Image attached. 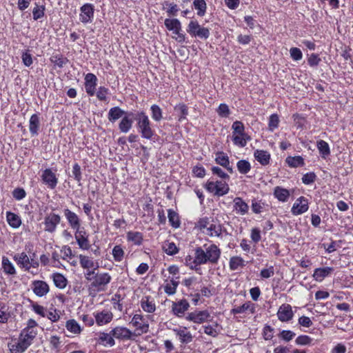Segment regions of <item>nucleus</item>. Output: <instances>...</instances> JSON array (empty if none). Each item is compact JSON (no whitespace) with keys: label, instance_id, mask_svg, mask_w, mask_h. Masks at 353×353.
<instances>
[{"label":"nucleus","instance_id":"f257e3e1","mask_svg":"<svg viewBox=\"0 0 353 353\" xmlns=\"http://www.w3.org/2000/svg\"><path fill=\"white\" fill-rule=\"evenodd\" d=\"M221 256V250L215 244L204 245L203 248L198 247L194 250V256H188L185 263L192 270H198V266L208 262L216 264Z\"/></svg>","mask_w":353,"mask_h":353},{"label":"nucleus","instance_id":"f03ea898","mask_svg":"<svg viewBox=\"0 0 353 353\" xmlns=\"http://www.w3.org/2000/svg\"><path fill=\"white\" fill-rule=\"evenodd\" d=\"M37 334V330L23 329L18 340H12L8 343V347L11 353H22L32 344L33 339Z\"/></svg>","mask_w":353,"mask_h":353},{"label":"nucleus","instance_id":"7ed1b4c3","mask_svg":"<svg viewBox=\"0 0 353 353\" xmlns=\"http://www.w3.org/2000/svg\"><path fill=\"white\" fill-rule=\"evenodd\" d=\"M137 127L141 137L146 139H151L154 131L151 126V122L146 114L141 111L137 112L135 117Z\"/></svg>","mask_w":353,"mask_h":353},{"label":"nucleus","instance_id":"20e7f679","mask_svg":"<svg viewBox=\"0 0 353 353\" xmlns=\"http://www.w3.org/2000/svg\"><path fill=\"white\" fill-rule=\"evenodd\" d=\"M187 32L192 37H198L201 39H207L210 34V30L200 26L196 20L190 21L187 27Z\"/></svg>","mask_w":353,"mask_h":353},{"label":"nucleus","instance_id":"39448f33","mask_svg":"<svg viewBox=\"0 0 353 353\" xmlns=\"http://www.w3.org/2000/svg\"><path fill=\"white\" fill-rule=\"evenodd\" d=\"M205 188L209 192L218 196H223L229 192L228 183L222 181H208L205 184Z\"/></svg>","mask_w":353,"mask_h":353},{"label":"nucleus","instance_id":"423d86ee","mask_svg":"<svg viewBox=\"0 0 353 353\" xmlns=\"http://www.w3.org/2000/svg\"><path fill=\"white\" fill-rule=\"evenodd\" d=\"M111 281V276L108 273L96 274L94 280L90 283V288L97 290H103V288Z\"/></svg>","mask_w":353,"mask_h":353},{"label":"nucleus","instance_id":"0eeeda50","mask_svg":"<svg viewBox=\"0 0 353 353\" xmlns=\"http://www.w3.org/2000/svg\"><path fill=\"white\" fill-rule=\"evenodd\" d=\"M61 221V216L54 213L48 214L43 221L44 230L50 233L56 230L57 226Z\"/></svg>","mask_w":353,"mask_h":353},{"label":"nucleus","instance_id":"6e6552de","mask_svg":"<svg viewBox=\"0 0 353 353\" xmlns=\"http://www.w3.org/2000/svg\"><path fill=\"white\" fill-rule=\"evenodd\" d=\"M43 183L51 190L56 188L58 183V178L55 173L51 169L47 168L44 170L41 176Z\"/></svg>","mask_w":353,"mask_h":353},{"label":"nucleus","instance_id":"1a4fd4ad","mask_svg":"<svg viewBox=\"0 0 353 353\" xmlns=\"http://www.w3.org/2000/svg\"><path fill=\"white\" fill-rule=\"evenodd\" d=\"M211 317L210 313L207 310L192 312L189 313L185 319L190 321H192L195 323H202L208 321V319Z\"/></svg>","mask_w":353,"mask_h":353},{"label":"nucleus","instance_id":"9d476101","mask_svg":"<svg viewBox=\"0 0 353 353\" xmlns=\"http://www.w3.org/2000/svg\"><path fill=\"white\" fill-rule=\"evenodd\" d=\"M130 323L137 327V330L140 331L141 333H147L148 332L149 324L148 321L141 314H134Z\"/></svg>","mask_w":353,"mask_h":353},{"label":"nucleus","instance_id":"9b49d317","mask_svg":"<svg viewBox=\"0 0 353 353\" xmlns=\"http://www.w3.org/2000/svg\"><path fill=\"white\" fill-rule=\"evenodd\" d=\"M308 208L307 199L304 196H300L293 204L291 212L294 215H299L307 212Z\"/></svg>","mask_w":353,"mask_h":353},{"label":"nucleus","instance_id":"f8f14e48","mask_svg":"<svg viewBox=\"0 0 353 353\" xmlns=\"http://www.w3.org/2000/svg\"><path fill=\"white\" fill-rule=\"evenodd\" d=\"M32 290L37 296L42 297L49 292L50 287L46 282L36 280L32 283Z\"/></svg>","mask_w":353,"mask_h":353},{"label":"nucleus","instance_id":"ddd939ff","mask_svg":"<svg viewBox=\"0 0 353 353\" xmlns=\"http://www.w3.org/2000/svg\"><path fill=\"white\" fill-rule=\"evenodd\" d=\"M17 264L19 268L24 269L26 271L30 272L32 274H35L37 272H34L30 270V258L28 256L26 252H21L14 254L13 257Z\"/></svg>","mask_w":353,"mask_h":353},{"label":"nucleus","instance_id":"4468645a","mask_svg":"<svg viewBox=\"0 0 353 353\" xmlns=\"http://www.w3.org/2000/svg\"><path fill=\"white\" fill-rule=\"evenodd\" d=\"M190 307L188 301L185 299L180 300L177 302H173L172 305V311L174 315L178 317H182L185 312Z\"/></svg>","mask_w":353,"mask_h":353},{"label":"nucleus","instance_id":"2eb2a0df","mask_svg":"<svg viewBox=\"0 0 353 353\" xmlns=\"http://www.w3.org/2000/svg\"><path fill=\"white\" fill-rule=\"evenodd\" d=\"M294 316L292 307L289 304H283L279 308L277 312L278 319L282 322L290 321Z\"/></svg>","mask_w":353,"mask_h":353},{"label":"nucleus","instance_id":"dca6fc26","mask_svg":"<svg viewBox=\"0 0 353 353\" xmlns=\"http://www.w3.org/2000/svg\"><path fill=\"white\" fill-rule=\"evenodd\" d=\"M110 333L114 338L119 340H130L132 336V332L129 329L121 326L113 328Z\"/></svg>","mask_w":353,"mask_h":353},{"label":"nucleus","instance_id":"f3484780","mask_svg":"<svg viewBox=\"0 0 353 353\" xmlns=\"http://www.w3.org/2000/svg\"><path fill=\"white\" fill-rule=\"evenodd\" d=\"M97 78L92 73H88L85 77V89L88 94L93 96L95 94Z\"/></svg>","mask_w":353,"mask_h":353},{"label":"nucleus","instance_id":"a211bd4d","mask_svg":"<svg viewBox=\"0 0 353 353\" xmlns=\"http://www.w3.org/2000/svg\"><path fill=\"white\" fill-rule=\"evenodd\" d=\"M75 239L80 248L83 250H88L90 248V243L86 235V232L83 228H79V230H76Z\"/></svg>","mask_w":353,"mask_h":353},{"label":"nucleus","instance_id":"6ab92c4d","mask_svg":"<svg viewBox=\"0 0 353 353\" xmlns=\"http://www.w3.org/2000/svg\"><path fill=\"white\" fill-rule=\"evenodd\" d=\"M63 212L70 226L75 230H79L81 226V221L79 216L68 208L65 209Z\"/></svg>","mask_w":353,"mask_h":353},{"label":"nucleus","instance_id":"aec40b11","mask_svg":"<svg viewBox=\"0 0 353 353\" xmlns=\"http://www.w3.org/2000/svg\"><path fill=\"white\" fill-rule=\"evenodd\" d=\"M173 331L179 337V341L183 344H188L192 341L193 336L185 327L174 329Z\"/></svg>","mask_w":353,"mask_h":353},{"label":"nucleus","instance_id":"412c9836","mask_svg":"<svg viewBox=\"0 0 353 353\" xmlns=\"http://www.w3.org/2000/svg\"><path fill=\"white\" fill-rule=\"evenodd\" d=\"M132 117V112H128L127 114L122 117L121 121L119 123V129L121 132L127 133L132 128L133 123Z\"/></svg>","mask_w":353,"mask_h":353},{"label":"nucleus","instance_id":"4be33fe9","mask_svg":"<svg viewBox=\"0 0 353 353\" xmlns=\"http://www.w3.org/2000/svg\"><path fill=\"white\" fill-rule=\"evenodd\" d=\"M80 19L82 23H86L91 21L94 14L93 6L90 4H85L81 8Z\"/></svg>","mask_w":353,"mask_h":353},{"label":"nucleus","instance_id":"5701e85b","mask_svg":"<svg viewBox=\"0 0 353 353\" xmlns=\"http://www.w3.org/2000/svg\"><path fill=\"white\" fill-rule=\"evenodd\" d=\"M79 258V263L82 268L85 270L92 269L93 268H94V270H97L99 268L98 263L94 262L90 257L80 254Z\"/></svg>","mask_w":353,"mask_h":353},{"label":"nucleus","instance_id":"b1692460","mask_svg":"<svg viewBox=\"0 0 353 353\" xmlns=\"http://www.w3.org/2000/svg\"><path fill=\"white\" fill-rule=\"evenodd\" d=\"M113 318V314L109 311H102L95 314L96 323L99 325H103L110 323Z\"/></svg>","mask_w":353,"mask_h":353},{"label":"nucleus","instance_id":"393cba45","mask_svg":"<svg viewBox=\"0 0 353 353\" xmlns=\"http://www.w3.org/2000/svg\"><path fill=\"white\" fill-rule=\"evenodd\" d=\"M215 161L216 163L226 168L230 173L233 172L232 168L230 165L228 157L223 152L216 154Z\"/></svg>","mask_w":353,"mask_h":353},{"label":"nucleus","instance_id":"a878e982","mask_svg":"<svg viewBox=\"0 0 353 353\" xmlns=\"http://www.w3.org/2000/svg\"><path fill=\"white\" fill-rule=\"evenodd\" d=\"M333 272L330 267L319 268L314 270L313 277L316 281H322L326 276Z\"/></svg>","mask_w":353,"mask_h":353},{"label":"nucleus","instance_id":"bb28decb","mask_svg":"<svg viewBox=\"0 0 353 353\" xmlns=\"http://www.w3.org/2000/svg\"><path fill=\"white\" fill-rule=\"evenodd\" d=\"M274 196L281 202H286L290 196V191L285 188H281L280 186H276L274 190Z\"/></svg>","mask_w":353,"mask_h":353},{"label":"nucleus","instance_id":"cd10ccee","mask_svg":"<svg viewBox=\"0 0 353 353\" xmlns=\"http://www.w3.org/2000/svg\"><path fill=\"white\" fill-rule=\"evenodd\" d=\"M141 307L143 311L148 313H153L156 310V305L152 299L149 296H144L141 301Z\"/></svg>","mask_w":353,"mask_h":353},{"label":"nucleus","instance_id":"c85d7f7f","mask_svg":"<svg viewBox=\"0 0 353 353\" xmlns=\"http://www.w3.org/2000/svg\"><path fill=\"white\" fill-rule=\"evenodd\" d=\"M128 112H125L119 107H114L110 109L108 112V119L111 122H114L119 118H122Z\"/></svg>","mask_w":353,"mask_h":353},{"label":"nucleus","instance_id":"c756f323","mask_svg":"<svg viewBox=\"0 0 353 353\" xmlns=\"http://www.w3.org/2000/svg\"><path fill=\"white\" fill-rule=\"evenodd\" d=\"M234 203V208L238 213L244 215L248 212L249 206L241 198L236 197Z\"/></svg>","mask_w":353,"mask_h":353},{"label":"nucleus","instance_id":"7c9ffc66","mask_svg":"<svg viewBox=\"0 0 353 353\" xmlns=\"http://www.w3.org/2000/svg\"><path fill=\"white\" fill-rule=\"evenodd\" d=\"M255 159L263 165L269 164L270 159V154L265 150H256L254 152Z\"/></svg>","mask_w":353,"mask_h":353},{"label":"nucleus","instance_id":"2f4dec72","mask_svg":"<svg viewBox=\"0 0 353 353\" xmlns=\"http://www.w3.org/2000/svg\"><path fill=\"white\" fill-rule=\"evenodd\" d=\"M247 310H249L252 314L255 312V305L250 301H247L241 306L233 308L231 311L233 314H241L244 313Z\"/></svg>","mask_w":353,"mask_h":353},{"label":"nucleus","instance_id":"473e14b6","mask_svg":"<svg viewBox=\"0 0 353 353\" xmlns=\"http://www.w3.org/2000/svg\"><path fill=\"white\" fill-rule=\"evenodd\" d=\"M52 278L55 286L59 289H63L68 284L66 278L60 273H54Z\"/></svg>","mask_w":353,"mask_h":353},{"label":"nucleus","instance_id":"72a5a7b5","mask_svg":"<svg viewBox=\"0 0 353 353\" xmlns=\"http://www.w3.org/2000/svg\"><path fill=\"white\" fill-rule=\"evenodd\" d=\"M164 24L169 30H172L174 32H178L181 30V22L177 19H166Z\"/></svg>","mask_w":353,"mask_h":353},{"label":"nucleus","instance_id":"f704fd0d","mask_svg":"<svg viewBox=\"0 0 353 353\" xmlns=\"http://www.w3.org/2000/svg\"><path fill=\"white\" fill-rule=\"evenodd\" d=\"M39 117L37 114H34L30 119L29 129L32 135H37L39 128Z\"/></svg>","mask_w":353,"mask_h":353},{"label":"nucleus","instance_id":"c9c22d12","mask_svg":"<svg viewBox=\"0 0 353 353\" xmlns=\"http://www.w3.org/2000/svg\"><path fill=\"white\" fill-rule=\"evenodd\" d=\"M65 327L68 331L74 334H79L81 332L80 325L74 319L68 320L65 323Z\"/></svg>","mask_w":353,"mask_h":353},{"label":"nucleus","instance_id":"e433bc0d","mask_svg":"<svg viewBox=\"0 0 353 353\" xmlns=\"http://www.w3.org/2000/svg\"><path fill=\"white\" fill-rule=\"evenodd\" d=\"M316 146L322 158L326 159V157L330 155V150L329 145L326 141L323 140L318 141Z\"/></svg>","mask_w":353,"mask_h":353},{"label":"nucleus","instance_id":"4c0bfd02","mask_svg":"<svg viewBox=\"0 0 353 353\" xmlns=\"http://www.w3.org/2000/svg\"><path fill=\"white\" fill-rule=\"evenodd\" d=\"M6 218L9 225L14 228H19L21 224L20 217L14 213L8 212Z\"/></svg>","mask_w":353,"mask_h":353},{"label":"nucleus","instance_id":"58836bf2","mask_svg":"<svg viewBox=\"0 0 353 353\" xmlns=\"http://www.w3.org/2000/svg\"><path fill=\"white\" fill-rule=\"evenodd\" d=\"M250 137L245 133L240 134H233L232 141L234 143L240 147H245Z\"/></svg>","mask_w":353,"mask_h":353},{"label":"nucleus","instance_id":"ea45409f","mask_svg":"<svg viewBox=\"0 0 353 353\" xmlns=\"http://www.w3.org/2000/svg\"><path fill=\"white\" fill-rule=\"evenodd\" d=\"M2 268L3 272L7 274L14 275L16 274L14 266L7 257L2 258Z\"/></svg>","mask_w":353,"mask_h":353},{"label":"nucleus","instance_id":"a19ab883","mask_svg":"<svg viewBox=\"0 0 353 353\" xmlns=\"http://www.w3.org/2000/svg\"><path fill=\"white\" fill-rule=\"evenodd\" d=\"M127 239L136 245H141L143 241V234L139 232L130 231L127 233Z\"/></svg>","mask_w":353,"mask_h":353},{"label":"nucleus","instance_id":"79ce46f5","mask_svg":"<svg viewBox=\"0 0 353 353\" xmlns=\"http://www.w3.org/2000/svg\"><path fill=\"white\" fill-rule=\"evenodd\" d=\"M168 216L169 219V222L171 225L175 228H179L180 225V221L179 218L178 214L174 212L173 210H168Z\"/></svg>","mask_w":353,"mask_h":353},{"label":"nucleus","instance_id":"37998d69","mask_svg":"<svg viewBox=\"0 0 353 353\" xmlns=\"http://www.w3.org/2000/svg\"><path fill=\"white\" fill-rule=\"evenodd\" d=\"M286 162L292 168H297L304 165L303 159L300 156L289 157L286 159Z\"/></svg>","mask_w":353,"mask_h":353},{"label":"nucleus","instance_id":"c03bdc74","mask_svg":"<svg viewBox=\"0 0 353 353\" xmlns=\"http://www.w3.org/2000/svg\"><path fill=\"white\" fill-rule=\"evenodd\" d=\"M193 5L197 10V15L203 17L206 11V3L204 0H194Z\"/></svg>","mask_w":353,"mask_h":353},{"label":"nucleus","instance_id":"a18cd8bd","mask_svg":"<svg viewBox=\"0 0 353 353\" xmlns=\"http://www.w3.org/2000/svg\"><path fill=\"white\" fill-rule=\"evenodd\" d=\"M152 118L155 121H160L163 118V112L161 108L154 104L150 107Z\"/></svg>","mask_w":353,"mask_h":353},{"label":"nucleus","instance_id":"49530a36","mask_svg":"<svg viewBox=\"0 0 353 353\" xmlns=\"http://www.w3.org/2000/svg\"><path fill=\"white\" fill-rule=\"evenodd\" d=\"M206 230V234L210 236H219L221 234L222 230L220 225L210 224Z\"/></svg>","mask_w":353,"mask_h":353},{"label":"nucleus","instance_id":"de8ad7c7","mask_svg":"<svg viewBox=\"0 0 353 353\" xmlns=\"http://www.w3.org/2000/svg\"><path fill=\"white\" fill-rule=\"evenodd\" d=\"M99 340L101 343H105L107 345H109L110 347L114 346L115 344L114 337L112 336L110 332L109 334L105 333V332L100 333Z\"/></svg>","mask_w":353,"mask_h":353},{"label":"nucleus","instance_id":"09e8293b","mask_svg":"<svg viewBox=\"0 0 353 353\" xmlns=\"http://www.w3.org/2000/svg\"><path fill=\"white\" fill-rule=\"evenodd\" d=\"M243 259L240 256H233L230 260V268L232 270H236L239 267L243 266Z\"/></svg>","mask_w":353,"mask_h":353},{"label":"nucleus","instance_id":"8fccbe9b","mask_svg":"<svg viewBox=\"0 0 353 353\" xmlns=\"http://www.w3.org/2000/svg\"><path fill=\"white\" fill-rule=\"evenodd\" d=\"M237 168L241 174H247L251 169L250 163L245 160H240L237 162Z\"/></svg>","mask_w":353,"mask_h":353},{"label":"nucleus","instance_id":"3c124183","mask_svg":"<svg viewBox=\"0 0 353 353\" xmlns=\"http://www.w3.org/2000/svg\"><path fill=\"white\" fill-rule=\"evenodd\" d=\"M44 11H45L44 6L36 5V6L34 8V9L32 10L33 19L34 20H37V19L42 18L44 15Z\"/></svg>","mask_w":353,"mask_h":353},{"label":"nucleus","instance_id":"603ef678","mask_svg":"<svg viewBox=\"0 0 353 353\" xmlns=\"http://www.w3.org/2000/svg\"><path fill=\"white\" fill-rule=\"evenodd\" d=\"M51 61L57 65L59 68H63L68 61L66 58H63L59 55L52 56L50 59Z\"/></svg>","mask_w":353,"mask_h":353},{"label":"nucleus","instance_id":"864d4df0","mask_svg":"<svg viewBox=\"0 0 353 353\" xmlns=\"http://www.w3.org/2000/svg\"><path fill=\"white\" fill-rule=\"evenodd\" d=\"M312 341V339L307 335H300L295 340V343L298 345H310Z\"/></svg>","mask_w":353,"mask_h":353},{"label":"nucleus","instance_id":"5fc2aeb1","mask_svg":"<svg viewBox=\"0 0 353 353\" xmlns=\"http://www.w3.org/2000/svg\"><path fill=\"white\" fill-rule=\"evenodd\" d=\"M163 250L169 255H174V254H176L179 251L175 243H174L172 242L165 243L163 245Z\"/></svg>","mask_w":353,"mask_h":353},{"label":"nucleus","instance_id":"6e6d98bb","mask_svg":"<svg viewBox=\"0 0 353 353\" xmlns=\"http://www.w3.org/2000/svg\"><path fill=\"white\" fill-rule=\"evenodd\" d=\"M124 252L120 245H116L112 250V255L115 261H121L123 259Z\"/></svg>","mask_w":353,"mask_h":353},{"label":"nucleus","instance_id":"4d7b16f0","mask_svg":"<svg viewBox=\"0 0 353 353\" xmlns=\"http://www.w3.org/2000/svg\"><path fill=\"white\" fill-rule=\"evenodd\" d=\"M296 334L291 330H283L280 332L279 336L286 342L291 341Z\"/></svg>","mask_w":353,"mask_h":353},{"label":"nucleus","instance_id":"13d9d810","mask_svg":"<svg viewBox=\"0 0 353 353\" xmlns=\"http://www.w3.org/2000/svg\"><path fill=\"white\" fill-rule=\"evenodd\" d=\"M234 132L233 134H244V125L242 122L236 121H234L232 126Z\"/></svg>","mask_w":353,"mask_h":353},{"label":"nucleus","instance_id":"bf43d9fd","mask_svg":"<svg viewBox=\"0 0 353 353\" xmlns=\"http://www.w3.org/2000/svg\"><path fill=\"white\" fill-rule=\"evenodd\" d=\"M72 176L79 183L81 181L82 176L81 167L78 163L74 164L72 167Z\"/></svg>","mask_w":353,"mask_h":353},{"label":"nucleus","instance_id":"052dcab7","mask_svg":"<svg viewBox=\"0 0 353 353\" xmlns=\"http://www.w3.org/2000/svg\"><path fill=\"white\" fill-rule=\"evenodd\" d=\"M109 93V90L105 87L101 86L97 92V97L100 101H106L107 95Z\"/></svg>","mask_w":353,"mask_h":353},{"label":"nucleus","instance_id":"680f3d73","mask_svg":"<svg viewBox=\"0 0 353 353\" xmlns=\"http://www.w3.org/2000/svg\"><path fill=\"white\" fill-rule=\"evenodd\" d=\"M174 110L180 113L179 120L185 119L188 115V107L185 104H179L174 108Z\"/></svg>","mask_w":353,"mask_h":353},{"label":"nucleus","instance_id":"e2e57ef3","mask_svg":"<svg viewBox=\"0 0 353 353\" xmlns=\"http://www.w3.org/2000/svg\"><path fill=\"white\" fill-rule=\"evenodd\" d=\"M279 119L277 114H273L270 117L269 119V128L270 130H273L276 128L279 125Z\"/></svg>","mask_w":353,"mask_h":353},{"label":"nucleus","instance_id":"0e129e2a","mask_svg":"<svg viewBox=\"0 0 353 353\" xmlns=\"http://www.w3.org/2000/svg\"><path fill=\"white\" fill-rule=\"evenodd\" d=\"M290 53L291 57L295 61L301 60L303 57L302 52L298 48H292L290 50Z\"/></svg>","mask_w":353,"mask_h":353},{"label":"nucleus","instance_id":"69168bd1","mask_svg":"<svg viewBox=\"0 0 353 353\" xmlns=\"http://www.w3.org/2000/svg\"><path fill=\"white\" fill-rule=\"evenodd\" d=\"M12 196L15 199L19 201L26 197V193L24 189L17 188L13 190Z\"/></svg>","mask_w":353,"mask_h":353},{"label":"nucleus","instance_id":"338daca9","mask_svg":"<svg viewBox=\"0 0 353 353\" xmlns=\"http://www.w3.org/2000/svg\"><path fill=\"white\" fill-rule=\"evenodd\" d=\"M32 307L33 311L37 314L40 315L42 317L46 316V309L42 305H40L37 303H32Z\"/></svg>","mask_w":353,"mask_h":353},{"label":"nucleus","instance_id":"774afa93","mask_svg":"<svg viewBox=\"0 0 353 353\" xmlns=\"http://www.w3.org/2000/svg\"><path fill=\"white\" fill-rule=\"evenodd\" d=\"M217 112L221 117H227L230 114V109L226 104L221 103L219 106Z\"/></svg>","mask_w":353,"mask_h":353}]
</instances>
